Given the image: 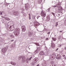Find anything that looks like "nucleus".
<instances>
[{"label":"nucleus","mask_w":66,"mask_h":66,"mask_svg":"<svg viewBox=\"0 0 66 66\" xmlns=\"http://www.w3.org/2000/svg\"><path fill=\"white\" fill-rule=\"evenodd\" d=\"M14 35L16 36H18L19 35V34H20V29L18 28H15L14 30Z\"/></svg>","instance_id":"obj_1"},{"label":"nucleus","mask_w":66,"mask_h":66,"mask_svg":"<svg viewBox=\"0 0 66 66\" xmlns=\"http://www.w3.org/2000/svg\"><path fill=\"white\" fill-rule=\"evenodd\" d=\"M41 15L42 17H45L46 16V13L45 12L42 11L41 13Z\"/></svg>","instance_id":"obj_2"},{"label":"nucleus","mask_w":66,"mask_h":66,"mask_svg":"<svg viewBox=\"0 0 66 66\" xmlns=\"http://www.w3.org/2000/svg\"><path fill=\"white\" fill-rule=\"evenodd\" d=\"M10 29L11 31H13L14 30V29H15V28H14V25L10 26Z\"/></svg>","instance_id":"obj_3"},{"label":"nucleus","mask_w":66,"mask_h":66,"mask_svg":"<svg viewBox=\"0 0 66 66\" xmlns=\"http://www.w3.org/2000/svg\"><path fill=\"white\" fill-rule=\"evenodd\" d=\"M22 29L23 32H24L26 31V26H22Z\"/></svg>","instance_id":"obj_4"},{"label":"nucleus","mask_w":66,"mask_h":66,"mask_svg":"<svg viewBox=\"0 0 66 66\" xmlns=\"http://www.w3.org/2000/svg\"><path fill=\"white\" fill-rule=\"evenodd\" d=\"M61 58V55H57L56 57V58L57 59H60Z\"/></svg>","instance_id":"obj_5"},{"label":"nucleus","mask_w":66,"mask_h":66,"mask_svg":"<svg viewBox=\"0 0 66 66\" xmlns=\"http://www.w3.org/2000/svg\"><path fill=\"white\" fill-rule=\"evenodd\" d=\"M2 52L3 53H5L6 51V48H5L2 49Z\"/></svg>","instance_id":"obj_6"},{"label":"nucleus","mask_w":66,"mask_h":66,"mask_svg":"<svg viewBox=\"0 0 66 66\" xmlns=\"http://www.w3.org/2000/svg\"><path fill=\"white\" fill-rule=\"evenodd\" d=\"M38 61V59L37 58H36L35 59L34 62L35 63H36Z\"/></svg>","instance_id":"obj_7"},{"label":"nucleus","mask_w":66,"mask_h":66,"mask_svg":"<svg viewBox=\"0 0 66 66\" xmlns=\"http://www.w3.org/2000/svg\"><path fill=\"white\" fill-rule=\"evenodd\" d=\"M51 42H52L51 47H52V48H54V47H55V44H54V43H53V41H52Z\"/></svg>","instance_id":"obj_8"},{"label":"nucleus","mask_w":66,"mask_h":66,"mask_svg":"<svg viewBox=\"0 0 66 66\" xmlns=\"http://www.w3.org/2000/svg\"><path fill=\"white\" fill-rule=\"evenodd\" d=\"M52 60H53L55 58V54H53L52 55Z\"/></svg>","instance_id":"obj_9"},{"label":"nucleus","mask_w":66,"mask_h":66,"mask_svg":"<svg viewBox=\"0 0 66 66\" xmlns=\"http://www.w3.org/2000/svg\"><path fill=\"white\" fill-rule=\"evenodd\" d=\"M39 54L40 55H44L45 54V53L43 51H42Z\"/></svg>","instance_id":"obj_10"},{"label":"nucleus","mask_w":66,"mask_h":66,"mask_svg":"<svg viewBox=\"0 0 66 66\" xmlns=\"http://www.w3.org/2000/svg\"><path fill=\"white\" fill-rule=\"evenodd\" d=\"M11 64L13 65H16V63L14 62H11Z\"/></svg>","instance_id":"obj_11"},{"label":"nucleus","mask_w":66,"mask_h":66,"mask_svg":"<svg viewBox=\"0 0 66 66\" xmlns=\"http://www.w3.org/2000/svg\"><path fill=\"white\" fill-rule=\"evenodd\" d=\"M13 14L14 15H17L18 14V12H15L13 13Z\"/></svg>","instance_id":"obj_12"},{"label":"nucleus","mask_w":66,"mask_h":66,"mask_svg":"<svg viewBox=\"0 0 66 66\" xmlns=\"http://www.w3.org/2000/svg\"><path fill=\"white\" fill-rule=\"evenodd\" d=\"M50 17L49 16H47V21H48L50 20Z\"/></svg>","instance_id":"obj_13"},{"label":"nucleus","mask_w":66,"mask_h":66,"mask_svg":"<svg viewBox=\"0 0 66 66\" xmlns=\"http://www.w3.org/2000/svg\"><path fill=\"white\" fill-rule=\"evenodd\" d=\"M28 35L29 36H32V33L31 32H28Z\"/></svg>","instance_id":"obj_14"},{"label":"nucleus","mask_w":66,"mask_h":66,"mask_svg":"<svg viewBox=\"0 0 66 66\" xmlns=\"http://www.w3.org/2000/svg\"><path fill=\"white\" fill-rule=\"evenodd\" d=\"M5 20H10L9 18L7 17L5 18Z\"/></svg>","instance_id":"obj_15"},{"label":"nucleus","mask_w":66,"mask_h":66,"mask_svg":"<svg viewBox=\"0 0 66 66\" xmlns=\"http://www.w3.org/2000/svg\"><path fill=\"white\" fill-rule=\"evenodd\" d=\"M52 39L54 41H55L56 40V38H52Z\"/></svg>","instance_id":"obj_16"},{"label":"nucleus","mask_w":66,"mask_h":66,"mask_svg":"<svg viewBox=\"0 0 66 66\" xmlns=\"http://www.w3.org/2000/svg\"><path fill=\"white\" fill-rule=\"evenodd\" d=\"M10 36L11 38H14V36H13L12 35H10Z\"/></svg>","instance_id":"obj_17"},{"label":"nucleus","mask_w":66,"mask_h":66,"mask_svg":"<svg viewBox=\"0 0 66 66\" xmlns=\"http://www.w3.org/2000/svg\"><path fill=\"white\" fill-rule=\"evenodd\" d=\"M41 50V49L40 48H39V47H38L37 48V50L38 51H40V50Z\"/></svg>","instance_id":"obj_18"},{"label":"nucleus","mask_w":66,"mask_h":66,"mask_svg":"<svg viewBox=\"0 0 66 66\" xmlns=\"http://www.w3.org/2000/svg\"><path fill=\"white\" fill-rule=\"evenodd\" d=\"M51 63L52 64H54V62L53 61H51Z\"/></svg>","instance_id":"obj_19"},{"label":"nucleus","mask_w":66,"mask_h":66,"mask_svg":"<svg viewBox=\"0 0 66 66\" xmlns=\"http://www.w3.org/2000/svg\"><path fill=\"white\" fill-rule=\"evenodd\" d=\"M42 0H38V2L39 3H40L41 2H42Z\"/></svg>","instance_id":"obj_20"},{"label":"nucleus","mask_w":66,"mask_h":66,"mask_svg":"<svg viewBox=\"0 0 66 66\" xmlns=\"http://www.w3.org/2000/svg\"><path fill=\"white\" fill-rule=\"evenodd\" d=\"M36 45H37V46H39V43H36Z\"/></svg>","instance_id":"obj_21"},{"label":"nucleus","mask_w":66,"mask_h":66,"mask_svg":"<svg viewBox=\"0 0 66 66\" xmlns=\"http://www.w3.org/2000/svg\"><path fill=\"white\" fill-rule=\"evenodd\" d=\"M59 10H60V11L62 10V7H60L59 8Z\"/></svg>","instance_id":"obj_22"},{"label":"nucleus","mask_w":66,"mask_h":66,"mask_svg":"<svg viewBox=\"0 0 66 66\" xmlns=\"http://www.w3.org/2000/svg\"><path fill=\"white\" fill-rule=\"evenodd\" d=\"M38 51L37 50H36L35 51V53H37V52H38Z\"/></svg>","instance_id":"obj_23"},{"label":"nucleus","mask_w":66,"mask_h":66,"mask_svg":"<svg viewBox=\"0 0 66 66\" xmlns=\"http://www.w3.org/2000/svg\"><path fill=\"white\" fill-rule=\"evenodd\" d=\"M32 57H31L30 58L28 59L29 61H30L31 60V59H32Z\"/></svg>","instance_id":"obj_24"},{"label":"nucleus","mask_w":66,"mask_h":66,"mask_svg":"<svg viewBox=\"0 0 66 66\" xmlns=\"http://www.w3.org/2000/svg\"><path fill=\"white\" fill-rule=\"evenodd\" d=\"M51 14H53V15L54 16H55V14H54V13H53V12H52Z\"/></svg>","instance_id":"obj_25"},{"label":"nucleus","mask_w":66,"mask_h":66,"mask_svg":"<svg viewBox=\"0 0 66 66\" xmlns=\"http://www.w3.org/2000/svg\"><path fill=\"white\" fill-rule=\"evenodd\" d=\"M61 36H60L59 37L58 39H61Z\"/></svg>","instance_id":"obj_26"},{"label":"nucleus","mask_w":66,"mask_h":66,"mask_svg":"<svg viewBox=\"0 0 66 66\" xmlns=\"http://www.w3.org/2000/svg\"><path fill=\"white\" fill-rule=\"evenodd\" d=\"M0 14H1V15H2V12H0Z\"/></svg>","instance_id":"obj_27"},{"label":"nucleus","mask_w":66,"mask_h":66,"mask_svg":"<svg viewBox=\"0 0 66 66\" xmlns=\"http://www.w3.org/2000/svg\"><path fill=\"white\" fill-rule=\"evenodd\" d=\"M64 50H66V47H64Z\"/></svg>","instance_id":"obj_28"},{"label":"nucleus","mask_w":66,"mask_h":66,"mask_svg":"<svg viewBox=\"0 0 66 66\" xmlns=\"http://www.w3.org/2000/svg\"><path fill=\"white\" fill-rule=\"evenodd\" d=\"M48 39L49 38H46V40H48Z\"/></svg>","instance_id":"obj_29"},{"label":"nucleus","mask_w":66,"mask_h":66,"mask_svg":"<svg viewBox=\"0 0 66 66\" xmlns=\"http://www.w3.org/2000/svg\"><path fill=\"white\" fill-rule=\"evenodd\" d=\"M50 32H49L48 33H47V34H50Z\"/></svg>","instance_id":"obj_30"},{"label":"nucleus","mask_w":66,"mask_h":66,"mask_svg":"<svg viewBox=\"0 0 66 66\" xmlns=\"http://www.w3.org/2000/svg\"><path fill=\"white\" fill-rule=\"evenodd\" d=\"M29 17H31V15L30 14H29Z\"/></svg>","instance_id":"obj_31"},{"label":"nucleus","mask_w":66,"mask_h":66,"mask_svg":"<svg viewBox=\"0 0 66 66\" xmlns=\"http://www.w3.org/2000/svg\"><path fill=\"white\" fill-rule=\"evenodd\" d=\"M56 25H58V22H56Z\"/></svg>","instance_id":"obj_32"},{"label":"nucleus","mask_w":66,"mask_h":66,"mask_svg":"<svg viewBox=\"0 0 66 66\" xmlns=\"http://www.w3.org/2000/svg\"><path fill=\"white\" fill-rule=\"evenodd\" d=\"M53 7H56V5L54 6H53Z\"/></svg>","instance_id":"obj_33"},{"label":"nucleus","mask_w":66,"mask_h":66,"mask_svg":"<svg viewBox=\"0 0 66 66\" xmlns=\"http://www.w3.org/2000/svg\"><path fill=\"white\" fill-rule=\"evenodd\" d=\"M13 41H14V40H12L10 41V42H13Z\"/></svg>","instance_id":"obj_34"},{"label":"nucleus","mask_w":66,"mask_h":66,"mask_svg":"<svg viewBox=\"0 0 66 66\" xmlns=\"http://www.w3.org/2000/svg\"><path fill=\"white\" fill-rule=\"evenodd\" d=\"M58 25H56V24L55 25V27H57V26Z\"/></svg>","instance_id":"obj_35"},{"label":"nucleus","mask_w":66,"mask_h":66,"mask_svg":"<svg viewBox=\"0 0 66 66\" xmlns=\"http://www.w3.org/2000/svg\"><path fill=\"white\" fill-rule=\"evenodd\" d=\"M59 46H60V47H61V45L60 44L59 45Z\"/></svg>","instance_id":"obj_36"},{"label":"nucleus","mask_w":66,"mask_h":66,"mask_svg":"<svg viewBox=\"0 0 66 66\" xmlns=\"http://www.w3.org/2000/svg\"><path fill=\"white\" fill-rule=\"evenodd\" d=\"M31 17H29V19H31Z\"/></svg>","instance_id":"obj_37"},{"label":"nucleus","mask_w":66,"mask_h":66,"mask_svg":"<svg viewBox=\"0 0 66 66\" xmlns=\"http://www.w3.org/2000/svg\"><path fill=\"white\" fill-rule=\"evenodd\" d=\"M58 49H59L57 48V49L56 50V51H57V50H58Z\"/></svg>","instance_id":"obj_38"},{"label":"nucleus","mask_w":66,"mask_h":66,"mask_svg":"<svg viewBox=\"0 0 66 66\" xmlns=\"http://www.w3.org/2000/svg\"><path fill=\"white\" fill-rule=\"evenodd\" d=\"M60 33H61V32H62V31H60Z\"/></svg>","instance_id":"obj_39"},{"label":"nucleus","mask_w":66,"mask_h":66,"mask_svg":"<svg viewBox=\"0 0 66 66\" xmlns=\"http://www.w3.org/2000/svg\"><path fill=\"white\" fill-rule=\"evenodd\" d=\"M58 16H60V14H58Z\"/></svg>","instance_id":"obj_40"},{"label":"nucleus","mask_w":66,"mask_h":66,"mask_svg":"<svg viewBox=\"0 0 66 66\" xmlns=\"http://www.w3.org/2000/svg\"><path fill=\"white\" fill-rule=\"evenodd\" d=\"M54 66H56V64H54Z\"/></svg>","instance_id":"obj_41"},{"label":"nucleus","mask_w":66,"mask_h":66,"mask_svg":"<svg viewBox=\"0 0 66 66\" xmlns=\"http://www.w3.org/2000/svg\"><path fill=\"white\" fill-rule=\"evenodd\" d=\"M25 62V60H24V61H23V62Z\"/></svg>","instance_id":"obj_42"},{"label":"nucleus","mask_w":66,"mask_h":66,"mask_svg":"<svg viewBox=\"0 0 66 66\" xmlns=\"http://www.w3.org/2000/svg\"><path fill=\"white\" fill-rule=\"evenodd\" d=\"M63 56H65V55H63Z\"/></svg>","instance_id":"obj_43"},{"label":"nucleus","mask_w":66,"mask_h":66,"mask_svg":"<svg viewBox=\"0 0 66 66\" xmlns=\"http://www.w3.org/2000/svg\"><path fill=\"white\" fill-rule=\"evenodd\" d=\"M23 11H24V9H23Z\"/></svg>","instance_id":"obj_44"},{"label":"nucleus","mask_w":66,"mask_h":66,"mask_svg":"<svg viewBox=\"0 0 66 66\" xmlns=\"http://www.w3.org/2000/svg\"><path fill=\"white\" fill-rule=\"evenodd\" d=\"M3 12H4V11H2V12L3 13Z\"/></svg>","instance_id":"obj_45"},{"label":"nucleus","mask_w":66,"mask_h":66,"mask_svg":"<svg viewBox=\"0 0 66 66\" xmlns=\"http://www.w3.org/2000/svg\"><path fill=\"white\" fill-rule=\"evenodd\" d=\"M3 17V18H5L4 17Z\"/></svg>","instance_id":"obj_46"},{"label":"nucleus","mask_w":66,"mask_h":66,"mask_svg":"<svg viewBox=\"0 0 66 66\" xmlns=\"http://www.w3.org/2000/svg\"><path fill=\"white\" fill-rule=\"evenodd\" d=\"M50 11V10H48V11Z\"/></svg>","instance_id":"obj_47"},{"label":"nucleus","mask_w":66,"mask_h":66,"mask_svg":"<svg viewBox=\"0 0 66 66\" xmlns=\"http://www.w3.org/2000/svg\"><path fill=\"white\" fill-rule=\"evenodd\" d=\"M52 65V66H53V65Z\"/></svg>","instance_id":"obj_48"}]
</instances>
